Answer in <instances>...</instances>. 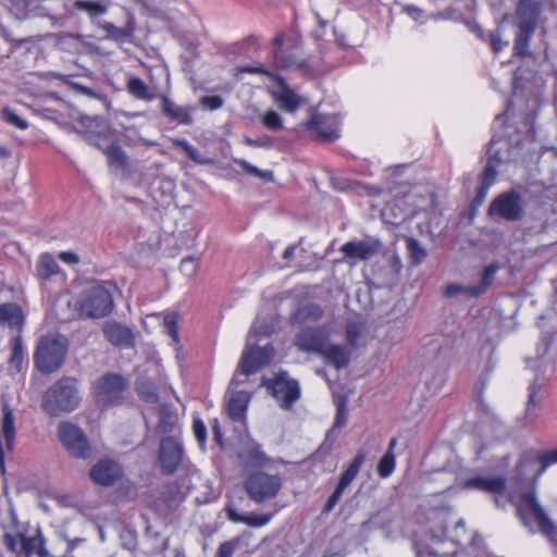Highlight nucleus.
Wrapping results in <instances>:
<instances>
[{"label": "nucleus", "instance_id": "1", "mask_svg": "<svg viewBox=\"0 0 557 557\" xmlns=\"http://www.w3.org/2000/svg\"><path fill=\"white\" fill-rule=\"evenodd\" d=\"M543 2L540 0H519L515 11L513 25L518 28L513 41V54L530 55V41L541 22Z\"/></svg>", "mask_w": 557, "mask_h": 557}, {"label": "nucleus", "instance_id": "2", "mask_svg": "<svg viewBox=\"0 0 557 557\" xmlns=\"http://www.w3.org/2000/svg\"><path fill=\"white\" fill-rule=\"evenodd\" d=\"M528 188L521 184L498 194L488 205L487 215L494 222H519L527 215Z\"/></svg>", "mask_w": 557, "mask_h": 557}, {"label": "nucleus", "instance_id": "3", "mask_svg": "<svg viewBox=\"0 0 557 557\" xmlns=\"http://www.w3.org/2000/svg\"><path fill=\"white\" fill-rule=\"evenodd\" d=\"M81 403L77 382L64 376L52 384L42 397L41 407L51 417L75 410Z\"/></svg>", "mask_w": 557, "mask_h": 557}, {"label": "nucleus", "instance_id": "4", "mask_svg": "<svg viewBox=\"0 0 557 557\" xmlns=\"http://www.w3.org/2000/svg\"><path fill=\"white\" fill-rule=\"evenodd\" d=\"M110 282L96 283L85 288L75 301V309L81 317L100 319L109 315L114 307Z\"/></svg>", "mask_w": 557, "mask_h": 557}, {"label": "nucleus", "instance_id": "5", "mask_svg": "<svg viewBox=\"0 0 557 557\" xmlns=\"http://www.w3.org/2000/svg\"><path fill=\"white\" fill-rule=\"evenodd\" d=\"M69 341L60 334H49L39 338L34 352L35 368L42 374L57 372L65 361Z\"/></svg>", "mask_w": 557, "mask_h": 557}, {"label": "nucleus", "instance_id": "6", "mask_svg": "<svg viewBox=\"0 0 557 557\" xmlns=\"http://www.w3.org/2000/svg\"><path fill=\"white\" fill-rule=\"evenodd\" d=\"M128 388V381L123 375L114 372H107L92 383L95 401L102 408L122 405L125 401V393Z\"/></svg>", "mask_w": 557, "mask_h": 557}, {"label": "nucleus", "instance_id": "7", "mask_svg": "<svg viewBox=\"0 0 557 557\" xmlns=\"http://www.w3.org/2000/svg\"><path fill=\"white\" fill-rule=\"evenodd\" d=\"M283 479L280 474H270L263 470H256L247 474L244 490L256 504H264L274 499L281 492Z\"/></svg>", "mask_w": 557, "mask_h": 557}, {"label": "nucleus", "instance_id": "8", "mask_svg": "<svg viewBox=\"0 0 557 557\" xmlns=\"http://www.w3.org/2000/svg\"><path fill=\"white\" fill-rule=\"evenodd\" d=\"M553 463H557V448L542 454L527 450L520 456L516 466L517 476L520 481L532 478L535 482Z\"/></svg>", "mask_w": 557, "mask_h": 557}, {"label": "nucleus", "instance_id": "9", "mask_svg": "<svg viewBox=\"0 0 557 557\" xmlns=\"http://www.w3.org/2000/svg\"><path fill=\"white\" fill-rule=\"evenodd\" d=\"M522 505L519 507L518 512L524 523L528 525L525 520V511L531 512L537 523L539 530L554 544L557 546V527L544 511L540 503L537 502L536 494L534 491L525 492L521 495Z\"/></svg>", "mask_w": 557, "mask_h": 557}, {"label": "nucleus", "instance_id": "10", "mask_svg": "<svg viewBox=\"0 0 557 557\" xmlns=\"http://www.w3.org/2000/svg\"><path fill=\"white\" fill-rule=\"evenodd\" d=\"M263 384L285 410L290 409L300 397L298 382L289 379L286 372H281L273 380H264Z\"/></svg>", "mask_w": 557, "mask_h": 557}, {"label": "nucleus", "instance_id": "11", "mask_svg": "<svg viewBox=\"0 0 557 557\" xmlns=\"http://www.w3.org/2000/svg\"><path fill=\"white\" fill-rule=\"evenodd\" d=\"M58 435L66 450L75 458L86 459L91 454V448L84 432L75 424L61 422Z\"/></svg>", "mask_w": 557, "mask_h": 557}, {"label": "nucleus", "instance_id": "12", "mask_svg": "<svg viewBox=\"0 0 557 557\" xmlns=\"http://www.w3.org/2000/svg\"><path fill=\"white\" fill-rule=\"evenodd\" d=\"M184 456V448L176 435L164 436L160 441L158 462L163 474H173Z\"/></svg>", "mask_w": 557, "mask_h": 557}, {"label": "nucleus", "instance_id": "13", "mask_svg": "<svg viewBox=\"0 0 557 557\" xmlns=\"http://www.w3.org/2000/svg\"><path fill=\"white\" fill-rule=\"evenodd\" d=\"M3 543L8 550L18 554L22 553L25 557H30L33 554H37L38 557H46L48 555L44 546V539L40 534L27 537L20 532H8L3 535Z\"/></svg>", "mask_w": 557, "mask_h": 557}, {"label": "nucleus", "instance_id": "14", "mask_svg": "<svg viewBox=\"0 0 557 557\" xmlns=\"http://www.w3.org/2000/svg\"><path fill=\"white\" fill-rule=\"evenodd\" d=\"M273 356L274 348L272 345L252 347L243 352L237 371L244 375L253 374L261 368L268 366L273 359Z\"/></svg>", "mask_w": 557, "mask_h": 557}, {"label": "nucleus", "instance_id": "15", "mask_svg": "<svg viewBox=\"0 0 557 557\" xmlns=\"http://www.w3.org/2000/svg\"><path fill=\"white\" fill-rule=\"evenodd\" d=\"M329 343V333L323 326L306 327L296 336L295 345L301 351L321 355Z\"/></svg>", "mask_w": 557, "mask_h": 557}, {"label": "nucleus", "instance_id": "16", "mask_svg": "<svg viewBox=\"0 0 557 557\" xmlns=\"http://www.w3.org/2000/svg\"><path fill=\"white\" fill-rule=\"evenodd\" d=\"M120 465L110 459L99 460L89 472L90 479L99 485L111 486L122 478Z\"/></svg>", "mask_w": 557, "mask_h": 557}, {"label": "nucleus", "instance_id": "17", "mask_svg": "<svg viewBox=\"0 0 557 557\" xmlns=\"http://www.w3.org/2000/svg\"><path fill=\"white\" fill-rule=\"evenodd\" d=\"M383 245L379 239L370 238L358 242H347L341 248L346 258L356 260H369L377 255Z\"/></svg>", "mask_w": 557, "mask_h": 557}, {"label": "nucleus", "instance_id": "18", "mask_svg": "<svg viewBox=\"0 0 557 557\" xmlns=\"http://www.w3.org/2000/svg\"><path fill=\"white\" fill-rule=\"evenodd\" d=\"M308 129L317 132L319 139L333 141L338 138L337 121L335 116L325 114H313L311 119L301 124Z\"/></svg>", "mask_w": 557, "mask_h": 557}, {"label": "nucleus", "instance_id": "19", "mask_svg": "<svg viewBox=\"0 0 557 557\" xmlns=\"http://www.w3.org/2000/svg\"><path fill=\"white\" fill-rule=\"evenodd\" d=\"M154 411L157 423L150 431L157 435L174 433L178 424V416L175 409L168 404H158Z\"/></svg>", "mask_w": 557, "mask_h": 557}, {"label": "nucleus", "instance_id": "20", "mask_svg": "<svg viewBox=\"0 0 557 557\" xmlns=\"http://www.w3.org/2000/svg\"><path fill=\"white\" fill-rule=\"evenodd\" d=\"M103 335L108 342L117 347H132L134 334L132 330L115 321H108L103 325Z\"/></svg>", "mask_w": 557, "mask_h": 557}, {"label": "nucleus", "instance_id": "21", "mask_svg": "<svg viewBox=\"0 0 557 557\" xmlns=\"http://www.w3.org/2000/svg\"><path fill=\"white\" fill-rule=\"evenodd\" d=\"M274 79L280 88V90L274 94L280 108L286 112H295L302 104L304 100L289 88L284 78L276 76Z\"/></svg>", "mask_w": 557, "mask_h": 557}, {"label": "nucleus", "instance_id": "22", "mask_svg": "<svg viewBox=\"0 0 557 557\" xmlns=\"http://www.w3.org/2000/svg\"><path fill=\"white\" fill-rule=\"evenodd\" d=\"M465 487L491 494H503L506 490V480L503 476L478 475L468 479L465 482Z\"/></svg>", "mask_w": 557, "mask_h": 557}, {"label": "nucleus", "instance_id": "23", "mask_svg": "<svg viewBox=\"0 0 557 557\" xmlns=\"http://www.w3.org/2000/svg\"><path fill=\"white\" fill-rule=\"evenodd\" d=\"M160 109L161 112L171 121L183 125H190L193 123L190 110L186 107L176 104L166 96L161 97Z\"/></svg>", "mask_w": 557, "mask_h": 557}, {"label": "nucleus", "instance_id": "24", "mask_svg": "<svg viewBox=\"0 0 557 557\" xmlns=\"http://www.w3.org/2000/svg\"><path fill=\"white\" fill-rule=\"evenodd\" d=\"M350 349L343 345L329 344L320 355L324 361L337 370L346 368L350 362Z\"/></svg>", "mask_w": 557, "mask_h": 557}, {"label": "nucleus", "instance_id": "25", "mask_svg": "<svg viewBox=\"0 0 557 557\" xmlns=\"http://www.w3.org/2000/svg\"><path fill=\"white\" fill-rule=\"evenodd\" d=\"M296 45L293 46V50H275L274 52V64L278 69H290L297 67L302 71L305 74L311 73V69L309 65L299 59V57L295 53Z\"/></svg>", "mask_w": 557, "mask_h": 557}, {"label": "nucleus", "instance_id": "26", "mask_svg": "<svg viewBox=\"0 0 557 557\" xmlns=\"http://www.w3.org/2000/svg\"><path fill=\"white\" fill-rule=\"evenodd\" d=\"M226 513H227V517H228V519L231 521H233V522H243V523H245V524H247L249 527H252V528L263 527V525H265L272 519V515L271 513L242 515V513H238L235 510V508H233L231 506L226 507Z\"/></svg>", "mask_w": 557, "mask_h": 557}, {"label": "nucleus", "instance_id": "27", "mask_svg": "<svg viewBox=\"0 0 557 557\" xmlns=\"http://www.w3.org/2000/svg\"><path fill=\"white\" fill-rule=\"evenodd\" d=\"M238 458L245 467L263 468L270 460L259 445L248 447L238 453Z\"/></svg>", "mask_w": 557, "mask_h": 557}, {"label": "nucleus", "instance_id": "28", "mask_svg": "<svg viewBox=\"0 0 557 557\" xmlns=\"http://www.w3.org/2000/svg\"><path fill=\"white\" fill-rule=\"evenodd\" d=\"M323 310L320 305L317 304H306L305 306L298 308L292 315V323L302 324L309 321H318L322 318Z\"/></svg>", "mask_w": 557, "mask_h": 557}, {"label": "nucleus", "instance_id": "29", "mask_svg": "<svg viewBox=\"0 0 557 557\" xmlns=\"http://www.w3.org/2000/svg\"><path fill=\"white\" fill-rule=\"evenodd\" d=\"M2 433L7 448L11 450L15 441V426L13 409L8 404L2 406Z\"/></svg>", "mask_w": 557, "mask_h": 557}, {"label": "nucleus", "instance_id": "30", "mask_svg": "<svg viewBox=\"0 0 557 557\" xmlns=\"http://www.w3.org/2000/svg\"><path fill=\"white\" fill-rule=\"evenodd\" d=\"M367 458V451L364 449H359L351 460V462L348 465V467L345 469V471L342 473L338 483L342 484V486H348L357 476L359 473L364 460Z\"/></svg>", "mask_w": 557, "mask_h": 557}, {"label": "nucleus", "instance_id": "31", "mask_svg": "<svg viewBox=\"0 0 557 557\" xmlns=\"http://www.w3.org/2000/svg\"><path fill=\"white\" fill-rule=\"evenodd\" d=\"M249 396L246 392H235L227 404L228 416L233 420H240L247 409Z\"/></svg>", "mask_w": 557, "mask_h": 557}, {"label": "nucleus", "instance_id": "32", "mask_svg": "<svg viewBox=\"0 0 557 557\" xmlns=\"http://www.w3.org/2000/svg\"><path fill=\"white\" fill-rule=\"evenodd\" d=\"M0 323H8L10 326H21L23 324L21 307L14 302L0 305Z\"/></svg>", "mask_w": 557, "mask_h": 557}, {"label": "nucleus", "instance_id": "33", "mask_svg": "<svg viewBox=\"0 0 557 557\" xmlns=\"http://www.w3.org/2000/svg\"><path fill=\"white\" fill-rule=\"evenodd\" d=\"M73 7L78 10L88 13V15L94 18L97 16H101L107 13L109 1L106 0H76Z\"/></svg>", "mask_w": 557, "mask_h": 557}, {"label": "nucleus", "instance_id": "34", "mask_svg": "<svg viewBox=\"0 0 557 557\" xmlns=\"http://www.w3.org/2000/svg\"><path fill=\"white\" fill-rule=\"evenodd\" d=\"M498 270H499V265L496 263H491V264L486 265L483 269L480 283L476 285H473V288H471L472 295L478 296V297L483 295L488 289V287L493 284V282L495 280V275L498 272Z\"/></svg>", "mask_w": 557, "mask_h": 557}, {"label": "nucleus", "instance_id": "35", "mask_svg": "<svg viewBox=\"0 0 557 557\" xmlns=\"http://www.w3.org/2000/svg\"><path fill=\"white\" fill-rule=\"evenodd\" d=\"M136 393L140 400L148 404H157L159 400V395L157 392L156 385L146 379H141L136 383Z\"/></svg>", "mask_w": 557, "mask_h": 557}, {"label": "nucleus", "instance_id": "36", "mask_svg": "<svg viewBox=\"0 0 557 557\" xmlns=\"http://www.w3.org/2000/svg\"><path fill=\"white\" fill-rule=\"evenodd\" d=\"M59 272V264L49 253L40 256L37 263V273L40 278L47 280Z\"/></svg>", "mask_w": 557, "mask_h": 557}, {"label": "nucleus", "instance_id": "37", "mask_svg": "<svg viewBox=\"0 0 557 557\" xmlns=\"http://www.w3.org/2000/svg\"><path fill=\"white\" fill-rule=\"evenodd\" d=\"M128 92L137 99L151 100L153 96L149 94L147 85L139 77L132 76L127 81Z\"/></svg>", "mask_w": 557, "mask_h": 557}, {"label": "nucleus", "instance_id": "38", "mask_svg": "<svg viewBox=\"0 0 557 557\" xmlns=\"http://www.w3.org/2000/svg\"><path fill=\"white\" fill-rule=\"evenodd\" d=\"M173 145L177 148H181L187 157L198 164H208L210 160L203 158L198 149L191 146L186 139L177 138L173 140Z\"/></svg>", "mask_w": 557, "mask_h": 557}, {"label": "nucleus", "instance_id": "39", "mask_svg": "<svg viewBox=\"0 0 557 557\" xmlns=\"http://www.w3.org/2000/svg\"><path fill=\"white\" fill-rule=\"evenodd\" d=\"M407 249L409 252L411 265H419L426 257L425 249L416 238H407Z\"/></svg>", "mask_w": 557, "mask_h": 557}, {"label": "nucleus", "instance_id": "40", "mask_svg": "<svg viewBox=\"0 0 557 557\" xmlns=\"http://www.w3.org/2000/svg\"><path fill=\"white\" fill-rule=\"evenodd\" d=\"M12 355L10 358L11 367H14L16 371H21L24 360V345L21 336H15L12 342Z\"/></svg>", "mask_w": 557, "mask_h": 557}, {"label": "nucleus", "instance_id": "41", "mask_svg": "<svg viewBox=\"0 0 557 557\" xmlns=\"http://www.w3.org/2000/svg\"><path fill=\"white\" fill-rule=\"evenodd\" d=\"M247 174L251 176L259 177L263 182H273L274 175L272 171L269 170H260L257 166L250 164L246 160H236L235 161Z\"/></svg>", "mask_w": 557, "mask_h": 557}, {"label": "nucleus", "instance_id": "42", "mask_svg": "<svg viewBox=\"0 0 557 557\" xmlns=\"http://www.w3.org/2000/svg\"><path fill=\"white\" fill-rule=\"evenodd\" d=\"M395 469V455L392 451H386L380 459L377 465V473L381 478L389 476Z\"/></svg>", "mask_w": 557, "mask_h": 557}, {"label": "nucleus", "instance_id": "43", "mask_svg": "<svg viewBox=\"0 0 557 557\" xmlns=\"http://www.w3.org/2000/svg\"><path fill=\"white\" fill-rule=\"evenodd\" d=\"M261 122L263 126L270 131H281L283 128V119L274 110L265 112L261 116Z\"/></svg>", "mask_w": 557, "mask_h": 557}, {"label": "nucleus", "instance_id": "44", "mask_svg": "<svg viewBox=\"0 0 557 557\" xmlns=\"http://www.w3.org/2000/svg\"><path fill=\"white\" fill-rule=\"evenodd\" d=\"M103 153L108 156L112 162H115L120 165H125L127 162V157L123 149L115 144H111L106 149H103Z\"/></svg>", "mask_w": 557, "mask_h": 557}, {"label": "nucleus", "instance_id": "45", "mask_svg": "<svg viewBox=\"0 0 557 557\" xmlns=\"http://www.w3.org/2000/svg\"><path fill=\"white\" fill-rule=\"evenodd\" d=\"M101 27L108 33V36L114 40H125L131 37L132 32L126 28H120L112 23H103Z\"/></svg>", "mask_w": 557, "mask_h": 557}, {"label": "nucleus", "instance_id": "46", "mask_svg": "<svg viewBox=\"0 0 557 557\" xmlns=\"http://www.w3.org/2000/svg\"><path fill=\"white\" fill-rule=\"evenodd\" d=\"M471 288H473V286H465V285L451 283L445 287V295L447 297H455V296L463 294L468 297L476 298L478 296L472 295Z\"/></svg>", "mask_w": 557, "mask_h": 557}, {"label": "nucleus", "instance_id": "47", "mask_svg": "<svg viewBox=\"0 0 557 557\" xmlns=\"http://www.w3.org/2000/svg\"><path fill=\"white\" fill-rule=\"evenodd\" d=\"M540 391H541V385L537 384L536 382H533L529 386V399H528V404H527V414H531L532 410L539 407L541 399L537 397V394L540 393Z\"/></svg>", "mask_w": 557, "mask_h": 557}, {"label": "nucleus", "instance_id": "48", "mask_svg": "<svg viewBox=\"0 0 557 557\" xmlns=\"http://www.w3.org/2000/svg\"><path fill=\"white\" fill-rule=\"evenodd\" d=\"M496 176H497V170H496V166L493 163L492 158H491V159H488V161L484 168V171L482 173L481 185L490 188L494 184Z\"/></svg>", "mask_w": 557, "mask_h": 557}, {"label": "nucleus", "instance_id": "49", "mask_svg": "<svg viewBox=\"0 0 557 557\" xmlns=\"http://www.w3.org/2000/svg\"><path fill=\"white\" fill-rule=\"evenodd\" d=\"M347 421V400L345 397L339 398L336 403V417L334 428H342Z\"/></svg>", "mask_w": 557, "mask_h": 557}, {"label": "nucleus", "instance_id": "50", "mask_svg": "<svg viewBox=\"0 0 557 557\" xmlns=\"http://www.w3.org/2000/svg\"><path fill=\"white\" fill-rule=\"evenodd\" d=\"M360 336V327L356 322H349L346 325V339L350 347H356Z\"/></svg>", "mask_w": 557, "mask_h": 557}, {"label": "nucleus", "instance_id": "51", "mask_svg": "<svg viewBox=\"0 0 557 557\" xmlns=\"http://www.w3.org/2000/svg\"><path fill=\"white\" fill-rule=\"evenodd\" d=\"M193 431L196 440L201 446H205L207 440V429L201 419L196 418L193 422Z\"/></svg>", "mask_w": 557, "mask_h": 557}, {"label": "nucleus", "instance_id": "52", "mask_svg": "<svg viewBox=\"0 0 557 557\" xmlns=\"http://www.w3.org/2000/svg\"><path fill=\"white\" fill-rule=\"evenodd\" d=\"M487 40L490 42L492 50L495 53L500 52L504 49V47L508 45V41H504L502 39V34L498 30L490 33L487 35Z\"/></svg>", "mask_w": 557, "mask_h": 557}, {"label": "nucleus", "instance_id": "53", "mask_svg": "<svg viewBox=\"0 0 557 557\" xmlns=\"http://www.w3.org/2000/svg\"><path fill=\"white\" fill-rule=\"evenodd\" d=\"M3 119L20 129L27 128V123L21 116H18L14 111L4 109L3 110Z\"/></svg>", "mask_w": 557, "mask_h": 557}, {"label": "nucleus", "instance_id": "54", "mask_svg": "<svg viewBox=\"0 0 557 557\" xmlns=\"http://www.w3.org/2000/svg\"><path fill=\"white\" fill-rule=\"evenodd\" d=\"M243 73H248V74H262V75H265L268 77H271V78H275L276 76H274L270 71H268L264 66H249V65H246V66H239L236 69V76H238L239 74H243Z\"/></svg>", "mask_w": 557, "mask_h": 557}, {"label": "nucleus", "instance_id": "55", "mask_svg": "<svg viewBox=\"0 0 557 557\" xmlns=\"http://www.w3.org/2000/svg\"><path fill=\"white\" fill-rule=\"evenodd\" d=\"M177 314L176 313H169L164 317V325L168 329V332L170 336L173 338V341H178V333H177Z\"/></svg>", "mask_w": 557, "mask_h": 557}, {"label": "nucleus", "instance_id": "56", "mask_svg": "<svg viewBox=\"0 0 557 557\" xmlns=\"http://www.w3.org/2000/svg\"><path fill=\"white\" fill-rule=\"evenodd\" d=\"M180 270L186 276H193L197 271L196 260L191 257H186L182 260Z\"/></svg>", "mask_w": 557, "mask_h": 557}, {"label": "nucleus", "instance_id": "57", "mask_svg": "<svg viewBox=\"0 0 557 557\" xmlns=\"http://www.w3.org/2000/svg\"><path fill=\"white\" fill-rule=\"evenodd\" d=\"M244 143L247 145V146H250V147H264V148H269L272 146L273 144V139L269 136H263V137H260V138H250V137H245L244 138Z\"/></svg>", "mask_w": 557, "mask_h": 557}, {"label": "nucleus", "instance_id": "58", "mask_svg": "<svg viewBox=\"0 0 557 557\" xmlns=\"http://www.w3.org/2000/svg\"><path fill=\"white\" fill-rule=\"evenodd\" d=\"M200 102L210 110H216L223 106V99L220 96H203Z\"/></svg>", "mask_w": 557, "mask_h": 557}, {"label": "nucleus", "instance_id": "59", "mask_svg": "<svg viewBox=\"0 0 557 557\" xmlns=\"http://www.w3.org/2000/svg\"><path fill=\"white\" fill-rule=\"evenodd\" d=\"M237 542L236 541H227L220 545L216 557H232L235 550Z\"/></svg>", "mask_w": 557, "mask_h": 557}, {"label": "nucleus", "instance_id": "60", "mask_svg": "<svg viewBox=\"0 0 557 557\" xmlns=\"http://www.w3.org/2000/svg\"><path fill=\"white\" fill-rule=\"evenodd\" d=\"M123 540V546L128 550H133L136 547L137 540L136 534L133 531H124L121 533Z\"/></svg>", "mask_w": 557, "mask_h": 557}, {"label": "nucleus", "instance_id": "61", "mask_svg": "<svg viewBox=\"0 0 557 557\" xmlns=\"http://www.w3.org/2000/svg\"><path fill=\"white\" fill-rule=\"evenodd\" d=\"M488 189H490L488 187L480 185V187L476 190V195H475V197L473 198V200L471 202V206L473 208H478V207H480L483 203V201L485 200V197L487 195Z\"/></svg>", "mask_w": 557, "mask_h": 557}, {"label": "nucleus", "instance_id": "62", "mask_svg": "<svg viewBox=\"0 0 557 557\" xmlns=\"http://www.w3.org/2000/svg\"><path fill=\"white\" fill-rule=\"evenodd\" d=\"M71 39H76V40L83 42L84 36L82 34L63 33V34H60L58 37V41L60 44H65L67 40H71Z\"/></svg>", "mask_w": 557, "mask_h": 557}, {"label": "nucleus", "instance_id": "63", "mask_svg": "<svg viewBox=\"0 0 557 557\" xmlns=\"http://www.w3.org/2000/svg\"><path fill=\"white\" fill-rule=\"evenodd\" d=\"M346 486H342L341 483L337 484L335 491L332 493V495L329 497V500L336 506V504L342 498V495L345 491Z\"/></svg>", "mask_w": 557, "mask_h": 557}, {"label": "nucleus", "instance_id": "64", "mask_svg": "<svg viewBox=\"0 0 557 557\" xmlns=\"http://www.w3.org/2000/svg\"><path fill=\"white\" fill-rule=\"evenodd\" d=\"M59 258L64 261V262H67V263H77L78 262V256L74 252H71V251H63L59 255Z\"/></svg>", "mask_w": 557, "mask_h": 557}]
</instances>
